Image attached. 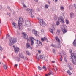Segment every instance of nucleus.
I'll list each match as a JSON object with an SVG mask.
<instances>
[{
  "label": "nucleus",
  "mask_w": 76,
  "mask_h": 76,
  "mask_svg": "<svg viewBox=\"0 0 76 76\" xmlns=\"http://www.w3.org/2000/svg\"><path fill=\"white\" fill-rule=\"evenodd\" d=\"M37 11H39V9L37 8Z\"/></svg>",
  "instance_id": "nucleus-59"
},
{
  "label": "nucleus",
  "mask_w": 76,
  "mask_h": 76,
  "mask_svg": "<svg viewBox=\"0 0 76 76\" xmlns=\"http://www.w3.org/2000/svg\"><path fill=\"white\" fill-rule=\"evenodd\" d=\"M41 40L43 42V41H44V38H41Z\"/></svg>",
  "instance_id": "nucleus-46"
},
{
  "label": "nucleus",
  "mask_w": 76,
  "mask_h": 76,
  "mask_svg": "<svg viewBox=\"0 0 76 76\" xmlns=\"http://www.w3.org/2000/svg\"><path fill=\"white\" fill-rule=\"evenodd\" d=\"M12 25L13 28H18V25L16 24V23L13 22L12 23Z\"/></svg>",
  "instance_id": "nucleus-10"
},
{
  "label": "nucleus",
  "mask_w": 76,
  "mask_h": 76,
  "mask_svg": "<svg viewBox=\"0 0 76 76\" xmlns=\"http://www.w3.org/2000/svg\"><path fill=\"white\" fill-rule=\"evenodd\" d=\"M31 10H30V9H28L27 10V11H30V12L31 11Z\"/></svg>",
  "instance_id": "nucleus-43"
},
{
  "label": "nucleus",
  "mask_w": 76,
  "mask_h": 76,
  "mask_svg": "<svg viewBox=\"0 0 76 76\" xmlns=\"http://www.w3.org/2000/svg\"><path fill=\"white\" fill-rule=\"evenodd\" d=\"M60 24V22L57 21L56 22V25H58Z\"/></svg>",
  "instance_id": "nucleus-31"
},
{
  "label": "nucleus",
  "mask_w": 76,
  "mask_h": 76,
  "mask_svg": "<svg viewBox=\"0 0 76 76\" xmlns=\"http://www.w3.org/2000/svg\"><path fill=\"white\" fill-rule=\"evenodd\" d=\"M37 44H38L39 46H41V45L42 46V42H40V41L37 40Z\"/></svg>",
  "instance_id": "nucleus-11"
},
{
  "label": "nucleus",
  "mask_w": 76,
  "mask_h": 76,
  "mask_svg": "<svg viewBox=\"0 0 76 76\" xmlns=\"http://www.w3.org/2000/svg\"><path fill=\"white\" fill-rule=\"evenodd\" d=\"M73 45L74 46L76 47V39H75L73 42Z\"/></svg>",
  "instance_id": "nucleus-19"
},
{
  "label": "nucleus",
  "mask_w": 76,
  "mask_h": 76,
  "mask_svg": "<svg viewBox=\"0 0 76 76\" xmlns=\"http://www.w3.org/2000/svg\"><path fill=\"white\" fill-rule=\"evenodd\" d=\"M58 48H60L61 47V46H60V45H59L58 46Z\"/></svg>",
  "instance_id": "nucleus-55"
},
{
  "label": "nucleus",
  "mask_w": 76,
  "mask_h": 76,
  "mask_svg": "<svg viewBox=\"0 0 76 76\" xmlns=\"http://www.w3.org/2000/svg\"><path fill=\"white\" fill-rule=\"evenodd\" d=\"M10 42L9 43V44L10 45V46H12V45H13V44H14L12 42V40H11V39H10Z\"/></svg>",
  "instance_id": "nucleus-17"
},
{
  "label": "nucleus",
  "mask_w": 76,
  "mask_h": 76,
  "mask_svg": "<svg viewBox=\"0 0 76 76\" xmlns=\"http://www.w3.org/2000/svg\"><path fill=\"white\" fill-rule=\"evenodd\" d=\"M1 31H0V35H1Z\"/></svg>",
  "instance_id": "nucleus-60"
},
{
  "label": "nucleus",
  "mask_w": 76,
  "mask_h": 76,
  "mask_svg": "<svg viewBox=\"0 0 76 76\" xmlns=\"http://www.w3.org/2000/svg\"><path fill=\"white\" fill-rule=\"evenodd\" d=\"M45 61H47V60H45Z\"/></svg>",
  "instance_id": "nucleus-64"
},
{
  "label": "nucleus",
  "mask_w": 76,
  "mask_h": 76,
  "mask_svg": "<svg viewBox=\"0 0 76 76\" xmlns=\"http://www.w3.org/2000/svg\"><path fill=\"white\" fill-rule=\"evenodd\" d=\"M49 31L51 33H52V34H53V29H52V28H50Z\"/></svg>",
  "instance_id": "nucleus-26"
},
{
  "label": "nucleus",
  "mask_w": 76,
  "mask_h": 76,
  "mask_svg": "<svg viewBox=\"0 0 76 76\" xmlns=\"http://www.w3.org/2000/svg\"><path fill=\"white\" fill-rule=\"evenodd\" d=\"M39 58H41V59H42V60H45V57L43 55H40L39 56Z\"/></svg>",
  "instance_id": "nucleus-12"
},
{
  "label": "nucleus",
  "mask_w": 76,
  "mask_h": 76,
  "mask_svg": "<svg viewBox=\"0 0 76 76\" xmlns=\"http://www.w3.org/2000/svg\"><path fill=\"white\" fill-rule=\"evenodd\" d=\"M53 1H55V2H57L58 1V0H53Z\"/></svg>",
  "instance_id": "nucleus-57"
},
{
  "label": "nucleus",
  "mask_w": 76,
  "mask_h": 76,
  "mask_svg": "<svg viewBox=\"0 0 76 76\" xmlns=\"http://www.w3.org/2000/svg\"><path fill=\"white\" fill-rule=\"evenodd\" d=\"M44 40L45 41H46L47 42H48V41L47 40V39L46 37H44Z\"/></svg>",
  "instance_id": "nucleus-35"
},
{
  "label": "nucleus",
  "mask_w": 76,
  "mask_h": 76,
  "mask_svg": "<svg viewBox=\"0 0 76 76\" xmlns=\"http://www.w3.org/2000/svg\"><path fill=\"white\" fill-rule=\"evenodd\" d=\"M60 8L61 10H64V7L62 6H61Z\"/></svg>",
  "instance_id": "nucleus-29"
},
{
  "label": "nucleus",
  "mask_w": 76,
  "mask_h": 76,
  "mask_svg": "<svg viewBox=\"0 0 76 76\" xmlns=\"http://www.w3.org/2000/svg\"><path fill=\"white\" fill-rule=\"evenodd\" d=\"M38 69H39L40 70H41V68L39 66H38Z\"/></svg>",
  "instance_id": "nucleus-44"
},
{
  "label": "nucleus",
  "mask_w": 76,
  "mask_h": 76,
  "mask_svg": "<svg viewBox=\"0 0 76 76\" xmlns=\"http://www.w3.org/2000/svg\"><path fill=\"white\" fill-rule=\"evenodd\" d=\"M50 75H51V73H49L48 74H46L45 76H48Z\"/></svg>",
  "instance_id": "nucleus-36"
},
{
  "label": "nucleus",
  "mask_w": 76,
  "mask_h": 76,
  "mask_svg": "<svg viewBox=\"0 0 76 76\" xmlns=\"http://www.w3.org/2000/svg\"><path fill=\"white\" fill-rule=\"evenodd\" d=\"M38 53H39V54H41V51L39 50H38Z\"/></svg>",
  "instance_id": "nucleus-51"
},
{
  "label": "nucleus",
  "mask_w": 76,
  "mask_h": 76,
  "mask_svg": "<svg viewBox=\"0 0 76 76\" xmlns=\"http://www.w3.org/2000/svg\"><path fill=\"white\" fill-rule=\"evenodd\" d=\"M48 5L46 4L45 6V9H48Z\"/></svg>",
  "instance_id": "nucleus-25"
},
{
  "label": "nucleus",
  "mask_w": 76,
  "mask_h": 76,
  "mask_svg": "<svg viewBox=\"0 0 76 76\" xmlns=\"http://www.w3.org/2000/svg\"><path fill=\"white\" fill-rule=\"evenodd\" d=\"M0 10H2V6H0Z\"/></svg>",
  "instance_id": "nucleus-48"
},
{
  "label": "nucleus",
  "mask_w": 76,
  "mask_h": 76,
  "mask_svg": "<svg viewBox=\"0 0 76 76\" xmlns=\"http://www.w3.org/2000/svg\"><path fill=\"white\" fill-rule=\"evenodd\" d=\"M54 18L55 20H57V16L54 17Z\"/></svg>",
  "instance_id": "nucleus-42"
},
{
  "label": "nucleus",
  "mask_w": 76,
  "mask_h": 76,
  "mask_svg": "<svg viewBox=\"0 0 76 76\" xmlns=\"http://www.w3.org/2000/svg\"><path fill=\"white\" fill-rule=\"evenodd\" d=\"M17 33L18 34V35L19 34H20V33H19V34L18 33V32H17Z\"/></svg>",
  "instance_id": "nucleus-63"
},
{
  "label": "nucleus",
  "mask_w": 76,
  "mask_h": 76,
  "mask_svg": "<svg viewBox=\"0 0 76 76\" xmlns=\"http://www.w3.org/2000/svg\"><path fill=\"white\" fill-rule=\"evenodd\" d=\"M52 63H55V61H53L52 62Z\"/></svg>",
  "instance_id": "nucleus-56"
},
{
  "label": "nucleus",
  "mask_w": 76,
  "mask_h": 76,
  "mask_svg": "<svg viewBox=\"0 0 76 76\" xmlns=\"http://www.w3.org/2000/svg\"><path fill=\"white\" fill-rule=\"evenodd\" d=\"M41 32H44V30L43 29H42L41 30Z\"/></svg>",
  "instance_id": "nucleus-52"
},
{
  "label": "nucleus",
  "mask_w": 76,
  "mask_h": 76,
  "mask_svg": "<svg viewBox=\"0 0 76 76\" xmlns=\"http://www.w3.org/2000/svg\"><path fill=\"white\" fill-rule=\"evenodd\" d=\"M60 32V30H58L56 32V34L57 35H59Z\"/></svg>",
  "instance_id": "nucleus-23"
},
{
  "label": "nucleus",
  "mask_w": 76,
  "mask_h": 76,
  "mask_svg": "<svg viewBox=\"0 0 76 76\" xmlns=\"http://www.w3.org/2000/svg\"><path fill=\"white\" fill-rule=\"evenodd\" d=\"M15 60H17L18 61H20V58H15Z\"/></svg>",
  "instance_id": "nucleus-30"
},
{
  "label": "nucleus",
  "mask_w": 76,
  "mask_h": 76,
  "mask_svg": "<svg viewBox=\"0 0 76 76\" xmlns=\"http://www.w3.org/2000/svg\"><path fill=\"white\" fill-rule=\"evenodd\" d=\"M23 23H24V20H23V18L21 17H20L19 20H18V26L19 29L22 28Z\"/></svg>",
  "instance_id": "nucleus-3"
},
{
  "label": "nucleus",
  "mask_w": 76,
  "mask_h": 76,
  "mask_svg": "<svg viewBox=\"0 0 76 76\" xmlns=\"http://www.w3.org/2000/svg\"><path fill=\"white\" fill-rule=\"evenodd\" d=\"M63 56L64 57H66V54H64Z\"/></svg>",
  "instance_id": "nucleus-49"
},
{
  "label": "nucleus",
  "mask_w": 76,
  "mask_h": 76,
  "mask_svg": "<svg viewBox=\"0 0 76 76\" xmlns=\"http://www.w3.org/2000/svg\"><path fill=\"white\" fill-rule=\"evenodd\" d=\"M32 32L33 34H34L36 37H39V32L38 31H37V30H35V29H33L32 31Z\"/></svg>",
  "instance_id": "nucleus-4"
},
{
  "label": "nucleus",
  "mask_w": 76,
  "mask_h": 76,
  "mask_svg": "<svg viewBox=\"0 0 76 76\" xmlns=\"http://www.w3.org/2000/svg\"><path fill=\"white\" fill-rule=\"evenodd\" d=\"M67 73L69 74V75H72V73H71L70 72L69 70H68L67 71Z\"/></svg>",
  "instance_id": "nucleus-27"
},
{
  "label": "nucleus",
  "mask_w": 76,
  "mask_h": 76,
  "mask_svg": "<svg viewBox=\"0 0 76 76\" xmlns=\"http://www.w3.org/2000/svg\"><path fill=\"white\" fill-rule=\"evenodd\" d=\"M15 66L16 67L18 66V64H16L15 65Z\"/></svg>",
  "instance_id": "nucleus-58"
},
{
  "label": "nucleus",
  "mask_w": 76,
  "mask_h": 76,
  "mask_svg": "<svg viewBox=\"0 0 76 76\" xmlns=\"http://www.w3.org/2000/svg\"><path fill=\"white\" fill-rule=\"evenodd\" d=\"M69 68L70 70H72V67H71L70 66L69 67Z\"/></svg>",
  "instance_id": "nucleus-47"
},
{
  "label": "nucleus",
  "mask_w": 76,
  "mask_h": 76,
  "mask_svg": "<svg viewBox=\"0 0 76 76\" xmlns=\"http://www.w3.org/2000/svg\"><path fill=\"white\" fill-rule=\"evenodd\" d=\"M3 67L4 69L5 70H6L7 69V67L6 65H4Z\"/></svg>",
  "instance_id": "nucleus-24"
},
{
  "label": "nucleus",
  "mask_w": 76,
  "mask_h": 76,
  "mask_svg": "<svg viewBox=\"0 0 76 76\" xmlns=\"http://www.w3.org/2000/svg\"><path fill=\"white\" fill-rule=\"evenodd\" d=\"M7 9H8L9 10H11L10 9V7H7Z\"/></svg>",
  "instance_id": "nucleus-50"
},
{
  "label": "nucleus",
  "mask_w": 76,
  "mask_h": 76,
  "mask_svg": "<svg viewBox=\"0 0 76 76\" xmlns=\"http://www.w3.org/2000/svg\"><path fill=\"white\" fill-rule=\"evenodd\" d=\"M53 69H54V70H57V68L55 66H54Z\"/></svg>",
  "instance_id": "nucleus-34"
},
{
  "label": "nucleus",
  "mask_w": 76,
  "mask_h": 76,
  "mask_svg": "<svg viewBox=\"0 0 76 76\" xmlns=\"http://www.w3.org/2000/svg\"><path fill=\"white\" fill-rule=\"evenodd\" d=\"M32 10H31L30 11V12L29 13V14H30L31 15V17L32 18H34V15H32Z\"/></svg>",
  "instance_id": "nucleus-20"
},
{
  "label": "nucleus",
  "mask_w": 76,
  "mask_h": 76,
  "mask_svg": "<svg viewBox=\"0 0 76 76\" xmlns=\"http://www.w3.org/2000/svg\"><path fill=\"white\" fill-rule=\"evenodd\" d=\"M25 26L27 27L30 26H31V23L28 21H26Z\"/></svg>",
  "instance_id": "nucleus-9"
},
{
  "label": "nucleus",
  "mask_w": 76,
  "mask_h": 76,
  "mask_svg": "<svg viewBox=\"0 0 76 76\" xmlns=\"http://www.w3.org/2000/svg\"><path fill=\"white\" fill-rule=\"evenodd\" d=\"M40 24L41 26H46V24L44 22L43 19H41L40 20Z\"/></svg>",
  "instance_id": "nucleus-6"
},
{
  "label": "nucleus",
  "mask_w": 76,
  "mask_h": 76,
  "mask_svg": "<svg viewBox=\"0 0 76 76\" xmlns=\"http://www.w3.org/2000/svg\"><path fill=\"white\" fill-rule=\"evenodd\" d=\"M62 31H63V34H65V33L67 32V30L65 28H62Z\"/></svg>",
  "instance_id": "nucleus-14"
},
{
  "label": "nucleus",
  "mask_w": 76,
  "mask_h": 76,
  "mask_svg": "<svg viewBox=\"0 0 76 76\" xmlns=\"http://www.w3.org/2000/svg\"><path fill=\"white\" fill-rule=\"evenodd\" d=\"M74 7H75V9H76V4H74Z\"/></svg>",
  "instance_id": "nucleus-45"
},
{
  "label": "nucleus",
  "mask_w": 76,
  "mask_h": 76,
  "mask_svg": "<svg viewBox=\"0 0 76 76\" xmlns=\"http://www.w3.org/2000/svg\"><path fill=\"white\" fill-rule=\"evenodd\" d=\"M53 52V53L54 54H56V51H55V49H53L52 50Z\"/></svg>",
  "instance_id": "nucleus-39"
},
{
  "label": "nucleus",
  "mask_w": 76,
  "mask_h": 76,
  "mask_svg": "<svg viewBox=\"0 0 76 76\" xmlns=\"http://www.w3.org/2000/svg\"><path fill=\"white\" fill-rule=\"evenodd\" d=\"M11 38H12L10 37V35L9 34H7V37L6 38V39H9V40H10V39Z\"/></svg>",
  "instance_id": "nucleus-15"
},
{
  "label": "nucleus",
  "mask_w": 76,
  "mask_h": 76,
  "mask_svg": "<svg viewBox=\"0 0 76 76\" xmlns=\"http://www.w3.org/2000/svg\"><path fill=\"white\" fill-rule=\"evenodd\" d=\"M34 1L35 2H36V3H38V0H34Z\"/></svg>",
  "instance_id": "nucleus-53"
},
{
  "label": "nucleus",
  "mask_w": 76,
  "mask_h": 76,
  "mask_svg": "<svg viewBox=\"0 0 76 76\" xmlns=\"http://www.w3.org/2000/svg\"><path fill=\"white\" fill-rule=\"evenodd\" d=\"M51 46L52 47H55V48L56 47V45H54L53 44L51 45Z\"/></svg>",
  "instance_id": "nucleus-41"
},
{
  "label": "nucleus",
  "mask_w": 76,
  "mask_h": 76,
  "mask_svg": "<svg viewBox=\"0 0 76 76\" xmlns=\"http://www.w3.org/2000/svg\"><path fill=\"white\" fill-rule=\"evenodd\" d=\"M19 48L18 47H16L15 48H14V50L15 53H18V52H19Z\"/></svg>",
  "instance_id": "nucleus-13"
},
{
  "label": "nucleus",
  "mask_w": 76,
  "mask_h": 76,
  "mask_svg": "<svg viewBox=\"0 0 76 76\" xmlns=\"http://www.w3.org/2000/svg\"><path fill=\"white\" fill-rule=\"evenodd\" d=\"M13 47L14 48H15V46H13Z\"/></svg>",
  "instance_id": "nucleus-61"
},
{
  "label": "nucleus",
  "mask_w": 76,
  "mask_h": 76,
  "mask_svg": "<svg viewBox=\"0 0 76 76\" xmlns=\"http://www.w3.org/2000/svg\"><path fill=\"white\" fill-rule=\"evenodd\" d=\"M23 35V38H25V39H27V42L29 41V39L28 38V36L26 35V34L25 33L23 32L22 33Z\"/></svg>",
  "instance_id": "nucleus-5"
},
{
  "label": "nucleus",
  "mask_w": 76,
  "mask_h": 76,
  "mask_svg": "<svg viewBox=\"0 0 76 76\" xmlns=\"http://www.w3.org/2000/svg\"><path fill=\"white\" fill-rule=\"evenodd\" d=\"M23 7H27L25 5V4L23 3Z\"/></svg>",
  "instance_id": "nucleus-37"
},
{
  "label": "nucleus",
  "mask_w": 76,
  "mask_h": 76,
  "mask_svg": "<svg viewBox=\"0 0 76 76\" xmlns=\"http://www.w3.org/2000/svg\"><path fill=\"white\" fill-rule=\"evenodd\" d=\"M63 59V58H62V56H61V57L60 58V60L61 61H62V59Z\"/></svg>",
  "instance_id": "nucleus-38"
},
{
  "label": "nucleus",
  "mask_w": 76,
  "mask_h": 76,
  "mask_svg": "<svg viewBox=\"0 0 76 76\" xmlns=\"http://www.w3.org/2000/svg\"><path fill=\"white\" fill-rule=\"evenodd\" d=\"M71 58L72 61V64L73 66L76 65V54L74 53L73 54H71Z\"/></svg>",
  "instance_id": "nucleus-2"
},
{
  "label": "nucleus",
  "mask_w": 76,
  "mask_h": 76,
  "mask_svg": "<svg viewBox=\"0 0 76 76\" xmlns=\"http://www.w3.org/2000/svg\"><path fill=\"white\" fill-rule=\"evenodd\" d=\"M60 20H61V22L63 23H64V19L63 17L60 16L59 17L58 20V21H60Z\"/></svg>",
  "instance_id": "nucleus-7"
},
{
  "label": "nucleus",
  "mask_w": 76,
  "mask_h": 76,
  "mask_svg": "<svg viewBox=\"0 0 76 76\" xmlns=\"http://www.w3.org/2000/svg\"><path fill=\"white\" fill-rule=\"evenodd\" d=\"M65 61H66H66H67V60H66V59H65Z\"/></svg>",
  "instance_id": "nucleus-62"
},
{
  "label": "nucleus",
  "mask_w": 76,
  "mask_h": 76,
  "mask_svg": "<svg viewBox=\"0 0 76 76\" xmlns=\"http://www.w3.org/2000/svg\"><path fill=\"white\" fill-rule=\"evenodd\" d=\"M42 68L43 69H44L45 71H46L47 70V68H46V67L44 66Z\"/></svg>",
  "instance_id": "nucleus-33"
},
{
  "label": "nucleus",
  "mask_w": 76,
  "mask_h": 76,
  "mask_svg": "<svg viewBox=\"0 0 76 76\" xmlns=\"http://www.w3.org/2000/svg\"><path fill=\"white\" fill-rule=\"evenodd\" d=\"M19 57L22 58H23V59H24V60H28L27 57H24L23 56H20V55H19Z\"/></svg>",
  "instance_id": "nucleus-16"
},
{
  "label": "nucleus",
  "mask_w": 76,
  "mask_h": 76,
  "mask_svg": "<svg viewBox=\"0 0 76 76\" xmlns=\"http://www.w3.org/2000/svg\"><path fill=\"white\" fill-rule=\"evenodd\" d=\"M70 16L71 18H73L74 17V14L73 12H71L70 13Z\"/></svg>",
  "instance_id": "nucleus-18"
},
{
  "label": "nucleus",
  "mask_w": 76,
  "mask_h": 76,
  "mask_svg": "<svg viewBox=\"0 0 76 76\" xmlns=\"http://www.w3.org/2000/svg\"><path fill=\"white\" fill-rule=\"evenodd\" d=\"M30 39L31 42V46H30V44L29 43H27L26 44V47L27 48H29V49H31V50H32L33 48V46L34 45V40H35L34 38L33 37H30Z\"/></svg>",
  "instance_id": "nucleus-1"
},
{
  "label": "nucleus",
  "mask_w": 76,
  "mask_h": 76,
  "mask_svg": "<svg viewBox=\"0 0 76 76\" xmlns=\"http://www.w3.org/2000/svg\"><path fill=\"white\" fill-rule=\"evenodd\" d=\"M69 51H70V53H71H71H72V51L71 50H69Z\"/></svg>",
  "instance_id": "nucleus-54"
},
{
  "label": "nucleus",
  "mask_w": 76,
  "mask_h": 76,
  "mask_svg": "<svg viewBox=\"0 0 76 76\" xmlns=\"http://www.w3.org/2000/svg\"><path fill=\"white\" fill-rule=\"evenodd\" d=\"M55 38L56 41H57L58 42H60V39L58 37V36H56Z\"/></svg>",
  "instance_id": "nucleus-21"
},
{
  "label": "nucleus",
  "mask_w": 76,
  "mask_h": 76,
  "mask_svg": "<svg viewBox=\"0 0 76 76\" xmlns=\"http://www.w3.org/2000/svg\"><path fill=\"white\" fill-rule=\"evenodd\" d=\"M2 50H3V49H2V47L0 46V51H2Z\"/></svg>",
  "instance_id": "nucleus-40"
},
{
  "label": "nucleus",
  "mask_w": 76,
  "mask_h": 76,
  "mask_svg": "<svg viewBox=\"0 0 76 76\" xmlns=\"http://www.w3.org/2000/svg\"><path fill=\"white\" fill-rule=\"evenodd\" d=\"M65 22L67 25H68L69 23V21L67 20H65Z\"/></svg>",
  "instance_id": "nucleus-22"
},
{
  "label": "nucleus",
  "mask_w": 76,
  "mask_h": 76,
  "mask_svg": "<svg viewBox=\"0 0 76 76\" xmlns=\"http://www.w3.org/2000/svg\"><path fill=\"white\" fill-rule=\"evenodd\" d=\"M61 27L62 28H63V27H64V28H66V25H64L63 24L61 26Z\"/></svg>",
  "instance_id": "nucleus-28"
},
{
  "label": "nucleus",
  "mask_w": 76,
  "mask_h": 76,
  "mask_svg": "<svg viewBox=\"0 0 76 76\" xmlns=\"http://www.w3.org/2000/svg\"><path fill=\"white\" fill-rule=\"evenodd\" d=\"M26 53L28 55H31V53H29V51H26Z\"/></svg>",
  "instance_id": "nucleus-32"
},
{
  "label": "nucleus",
  "mask_w": 76,
  "mask_h": 76,
  "mask_svg": "<svg viewBox=\"0 0 76 76\" xmlns=\"http://www.w3.org/2000/svg\"><path fill=\"white\" fill-rule=\"evenodd\" d=\"M10 39H11L12 41V42H13L14 44L17 41V39L16 38H10Z\"/></svg>",
  "instance_id": "nucleus-8"
}]
</instances>
